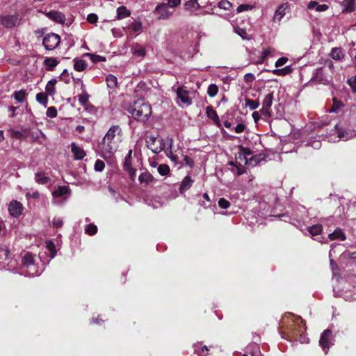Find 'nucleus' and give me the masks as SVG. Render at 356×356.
Here are the masks:
<instances>
[{
    "instance_id": "obj_1",
    "label": "nucleus",
    "mask_w": 356,
    "mask_h": 356,
    "mask_svg": "<svg viewBox=\"0 0 356 356\" xmlns=\"http://www.w3.org/2000/svg\"><path fill=\"white\" fill-rule=\"evenodd\" d=\"M122 140V131L119 125L111 127L100 143V149L104 157H110L119 148Z\"/></svg>"
},
{
    "instance_id": "obj_2",
    "label": "nucleus",
    "mask_w": 356,
    "mask_h": 356,
    "mask_svg": "<svg viewBox=\"0 0 356 356\" xmlns=\"http://www.w3.org/2000/svg\"><path fill=\"white\" fill-rule=\"evenodd\" d=\"M147 147L155 154H159L162 151L172 161H176L177 156L174 155L172 152V140L168 138L167 140L161 137L148 136L146 140Z\"/></svg>"
},
{
    "instance_id": "obj_3",
    "label": "nucleus",
    "mask_w": 356,
    "mask_h": 356,
    "mask_svg": "<svg viewBox=\"0 0 356 356\" xmlns=\"http://www.w3.org/2000/svg\"><path fill=\"white\" fill-rule=\"evenodd\" d=\"M131 113L137 120L145 122L152 115V107L148 103L138 102L135 104Z\"/></svg>"
},
{
    "instance_id": "obj_4",
    "label": "nucleus",
    "mask_w": 356,
    "mask_h": 356,
    "mask_svg": "<svg viewBox=\"0 0 356 356\" xmlns=\"http://www.w3.org/2000/svg\"><path fill=\"white\" fill-rule=\"evenodd\" d=\"M21 19L17 13L0 15V25L6 29H13L19 24Z\"/></svg>"
},
{
    "instance_id": "obj_5",
    "label": "nucleus",
    "mask_w": 356,
    "mask_h": 356,
    "mask_svg": "<svg viewBox=\"0 0 356 356\" xmlns=\"http://www.w3.org/2000/svg\"><path fill=\"white\" fill-rule=\"evenodd\" d=\"M60 42V38L58 35L51 33L44 36L42 44L47 50L55 49Z\"/></svg>"
},
{
    "instance_id": "obj_6",
    "label": "nucleus",
    "mask_w": 356,
    "mask_h": 356,
    "mask_svg": "<svg viewBox=\"0 0 356 356\" xmlns=\"http://www.w3.org/2000/svg\"><path fill=\"white\" fill-rule=\"evenodd\" d=\"M22 266L26 268V273L31 276L39 275L37 268L34 264L33 256L30 253H26L22 259Z\"/></svg>"
},
{
    "instance_id": "obj_7",
    "label": "nucleus",
    "mask_w": 356,
    "mask_h": 356,
    "mask_svg": "<svg viewBox=\"0 0 356 356\" xmlns=\"http://www.w3.org/2000/svg\"><path fill=\"white\" fill-rule=\"evenodd\" d=\"M319 343L325 353H327L330 347L334 344V338L330 330H325L322 333Z\"/></svg>"
},
{
    "instance_id": "obj_8",
    "label": "nucleus",
    "mask_w": 356,
    "mask_h": 356,
    "mask_svg": "<svg viewBox=\"0 0 356 356\" xmlns=\"http://www.w3.org/2000/svg\"><path fill=\"white\" fill-rule=\"evenodd\" d=\"M154 13L159 15V19H167L173 15L174 11L168 4L162 3L156 6Z\"/></svg>"
},
{
    "instance_id": "obj_9",
    "label": "nucleus",
    "mask_w": 356,
    "mask_h": 356,
    "mask_svg": "<svg viewBox=\"0 0 356 356\" xmlns=\"http://www.w3.org/2000/svg\"><path fill=\"white\" fill-rule=\"evenodd\" d=\"M70 188L68 186H62L58 187L55 191L52 192V195L54 197L53 203L54 204H59L60 198H63L64 200L67 199V196L70 194Z\"/></svg>"
},
{
    "instance_id": "obj_10",
    "label": "nucleus",
    "mask_w": 356,
    "mask_h": 356,
    "mask_svg": "<svg viewBox=\"0 0 356 356\" xmlns=\"http://www.w3.org/2000/svg\"><path fill=\"white\" fill-rule=\"evenodd\" d=\"M177 102L179 104L189 106L192 104V101L189 97V92L184 87H179L177 90Z\"/></svg>"
},
{
    "instance_id": "obj_11",
    "label": "nucleus",
    "mask_w": 356,
    "mask_h": 356,
    "mask_svg": "<svg viewBox=\"0 0 356 356\" xmlns=\"http://www.w3.org/2000/svg\"><path fill=\"white\" fill-rule=\"evenodd\" d=\"M273 93L270 92L267 94L263 99L262 108L259 110L261 114L265 116L270 115V109L273 104Z\"/></svg>"
},
{
    "instance_id": "obj_12",
    "label": "nucleus",
    "mask_w": 356,
    "mask_h": 356,
    "mask_svg": "<svg viewBox=\"0 0 356 356\" xmlns=\"http://www.w3.org/2000/svg\"><path fill=\"white\" fill-rule=\"evenodd\" d=\"M45 15L56 23L64 24L65 22V15L58 10H50L45 13Z\"/></svg>"
},
{
    "instance_id": "obj_13",
    "label": "nucleus",
    "mask_w": 356,
    "mask_h": 356,
    "mask_svg": "<svg viewBox=\"0 0 356 356\" xmlns=\"http://www.w3.org/2000/svg\"><path fill=\"white\" fill-rule=\"evenodd\" d=\"M289 11V3H284L276 9L274 17H273V21L275 22H280L282 19L286 15V13Z\"/></svg>"
},
{
    "instance_id": "obj_14",
    "label": "nucleus",
    "mask_w": 356,
    "mask_h": 356,
    "mask_svg": "<svg viewBox=\"0 0 356 356\" xmlns=\"http://www.w3.org/2000/svg\"><path fill=\"white\" fill-rule=\"evenodd\" d=\"M23 210L22 204L17 201H12L8 206L9 213L13 217H18Z\"/></svg>"
},
{
    "instance_id": "obj_15",
    "label": "nucleus",
    "mask_w": 356,
    "mask_h": 356,
    "mask_svg": "<svg viewBox=\"0 0 356 356\" xmlns=\"http://www.w3.org/2000/svg\"><path fill=\"white\" fill-rule=\"evenodd\" d=\"M185 9L191 13H195L200 8H206L205 5L199 3L198 0H189L184 4Z\"/></svg>"
},
{
    "instance_id": "obj_16",
    "label": "nucleus",
    "mask_w": 356,
    "mask_h": 356,
    "mask_svg": "<svg viewBox=\"0 0 356 356\" xmlns=\"http://www.w3.org/2000/svg\"><path fill=\"white\" fill-rule=\"evenodd\" d=\"M335 129L337 133V136L340 140L346 141L349 139L354 138L356 134L353 131H346L338 128V126H335Z\"/></svg>"
},
{
    "instance_id": "obj_17",
    "label": "nucleus",
    "mask_w": 356,
    "mask_h": 356,
    "mask_svg": "<svg viewBox=\"0 0 356 356\" xmlns=\"http://www.w3.org/2000/svg\"><path fill=\"white\" fill-rule=\"evenodd\" d=\"M71 151L76 160H81L86 156L85 151L79 146L76 145L75 143L71 144Z\"/></svg>"
},
{
    "instance_id": "obj_18",
    "label": "nucleus",
    "mask_w": 356,
    "mask_h": 356,
    "mask_svg": "<svg viewBox=\"0 0 356 356\" xmlns=\"http://www.w3.org/2000/svg\"><path fill=\"white\" fill-rule=\"evenodd\" d=\"M123 168L125 171L129 173V177L131 180H135L136 177V170L132 167L131 160L124 159Z\"/></svg>"
},
{
    "instance_id": "obj_19",
    "label": "nucleus",
    "mask_w": 356,
    "mask_h": 356,
    "mask_svg": "<svg viewBox=\"0 0 356 356\" xmlns=\"http://www.w3.org/2000/svg\"><path fill=\"white\" fill-rule=\"evenodd\" d=\"M252 156V151L246 147H240V152L236 156V159L245 163V159H248Z\"/></svg>"
},
{
    "instance_id": "obj_20",
    "label": "nucleus",
    "mask_w": 356,
    "mask_h": 356,
    "mask_svg": "<svg viewBox=\"0 0 356 356\" xmlns=\"http://www.w3.org/2000/svg\"><path fill=\"white\" fill-rule=\"evenodd\" d=\"M206 114L207 116L213 121V122L218 125V127L220 126L219 117L216 113V111L211 106H207L206 108Z\"/></svg>"
},
{
    "instance_id": "obj_21",
    "label": "nucleus",
    "mask_w": 356,
    "mask_h": 356,
    "mask_svg": "<svg viewBox=\"0 0 356 356\" xmlns=\"http://www.w3.org/2000/svg\"><path fill=\"white\" fill-rule=\"evenodd\" d=\"M194 181L190 176H186L182 180L180 187L179 191L181 193H184L186 191H188L193 185Z\"/></svg>"
},
{
    "instance_id": "obj_22",
    "label": "nucleus",
    "mask_w": 356,
    "mask_h": 356,
    "mask_svg": "<svg viewBox=\"0 0 356 356\" xmlns=\"http://www.w3.org/2000/svg\"><path fill=\"white\" fill-rule=\"evenodd\" d=\"M131 52L137 58H143L145 56V49L139 44H134L131 47Z\"/></svg>"
},
{
    "instance_id": "obj_23",
    "label": "nucleus",
    "mask_w": 356,
    "mask_h": 356,
    "mask_svg": "<svg viewBox=\"0 0 356 356\" xmlns=\"http://www.w3.org/2000/svg\"><path fill=\"white\" fill-rule=\"evenodd\" d=\"M355 1L356 0H343L341 3L343 8V13H350L355 9Z\"/></svg>"
},
{
    "instance_id": "obj_24",
    "label": "nucleus",
    "mask_w": 356,
    "mask_h": 356,
    "mask_svg": "<svg viewBox=\"0 0 356 356\" xmlns=\"http://www.w3.org/2000/svg\"><path fill=\"white\" fill-rule=\"evenodd\" d=\"M330 240H341L344 241L346 239V235L341 229H335L332 233H330L328 236Z\"/></svg>"
},
{
    "instance_id": "obj_25",
    "label": "nucleus",
    "mask_w": 356,
    "mask_h": 356,
    "mask_svg": "<svg viewBox=\"0 0 356 356\" xmlns=\"http://www.w3.org/2000/svg\"><path fill=\"white\" fill-rule=\"evenodd\" d=\"M73 62H74V69L78 72L83 71L88 65L86 62L85 60H83V59L74 58L73 60Z\"/></svg>"
},
{
    "instance_id": "obj_26",
    "label": "nucleus",
    "mask_w": 356,
    "mask_h": 356,
    "mask_svg": "<svg viewBox=\"0 0 356 356\" xmlns=\"http://www.w3.org/2000/svg\"><path fill=\"white\" fill-rule=\"evenodd\" d=\"M131 12L124 6L118 8L117 17L118 19H121L130 16Z\"/></svg>"
},
{
    "instance_id": "obj_27",
    "label": "nucleus",
    "mask_w": 356,
    "mask_h": 356,
    "mask_svg": "<svg viewBox=\"0 0 356 356\" xmlns=\"http://www.w3.org/2000/svg\"><path fill=\"white\" fill-rule=\"evenodd\" d=\"M57 83L56 79H53L49 80L46 86H45V92L48 95L52 96L55 93V85Z\"/></svg>"
},
{
    "instance_id": "obj_28",
    "label": "nucleus",
    "mask_w": 356,
    "mask_h": 356,
    "mask_svg": "<svg viewBox=\"0 0 356 356\" xmlns=\"http://www.w3.org/2000/svg\"><path fill=\"white\" fill-rule=\"evenodd\" d=\"M138 179L141 184H148L153 181L154 177L149 172H144L139 175Z\"/></svg>"
},
{
    "instance_id": "obj_29",
    "label": "nucleus",
    "mask_w": 356,
    "mask_h": 356,
    "mask_svg": "<svg viewBox=\"0 0 356 356\" xmlns=\"http://www.w3.org/2000/svg\"><path fill=\"white\" fill-rule=\"evenodd\" d=\"M330 56L332 59L341 60L343 58L344 54L341 48H333Z\"/></svg>"
},
{
    "instance_id": "obj_30",
    "label": "nucleus",
    "mask_w": 356,
    "mask_h": 356,
    "mask_svg": "<svg viewBox=\"0 0 356 356\" xmlns=\"http://www.w3.org/2000/svg\"><path fill=\"white\" fill-rule=\"evenodd\" d=\"M35 181L39 184H45L49 181V178L45 175L44 172H38L35 174Z\"/></svg>"
},
{
    "instance_id": "obj_31",
    "label": "nucleus",
    "mask_w": 356,
    "mask_h": 356,
    "mask_svg": "<svg viewBox=\"0 0 356 356\" xmlns=\"http://www.w3.org/2000/svg\"><path fill=\"white\" fill-rule=\"evenodd\" d=\"M292 72L291 65H287L282 69H276L273 70V73L277 76H284L290 74Z\"/></svg>"
},
{
    "instance_id": "obj_32",
    "label": "nucleus",
    "mask_w": 356,
    "mask_h": 356,
    "mask_svg": "<svg viewBox=\"0 0 356 356\" xmlns=\"http://www.w3.org/2000/svg\"><path fill=\"white\" fill-rule=\"evenodd\" d=\"M27 93L25 90H20L19 91H15L13 93V97L18 102H23L26 97Z\"/></svg>"
},
{
    "instance_id": "obj_33",
    "label": "nucleus",
    "mask_w": 356,
    "mask_h": 356,
    "mask_svg": "<svg viewBox=\"0 0 356 356\" xmlns=\"http://www.w3.org/2000/svg\"><path fill=\"white\" fill-rule=\"evenodd\" d=\"M260 161H261L260 156L252 155L250 157H249L248 159H245V165H247L249 166H254L257 163H259Z\"/></svg>"
},
{
    "instance_id": "obj_34",
    "label": "nucleus",
    "mask_w": 356,
    "mask_h": 356,
    "mask_svg": "<svg viewBox=\"0 0 356 356\" xmlns=\"http://www.w3.org/2000/svg\"><path fill=\"white\" fill-rule=\"evenodd\" d=\"M322 230H323V227H322V225L320 224L314 225L312 227H309L308 229L309 234L312 236H316V235L321 234Z\"/></svg>"
},
{
    "instance_id": "obj_35",
    "label": "nucleus",
    "mask_w": 356,
    "mask_h": 356,
    "mask_svg": "<svg viewBox=\"0 0 356 356\" xmlns=\"http://www.w3.org/2000/svg\"><path fill=\"white\" fill-rule=\"evenodd\" d=\"M245 106L248 107L251 111L257 109L259 106L258 101L252 100L249 98H245Z\"/></svg>"
},
{
    "instance_id": "obj_36",
    "label": "nucleus",
    "mask_w": 356,
    "mask_h": 356,
    "mask_svg": "<svg viewBox=\"0 0 356 356\" xmlns=\"http://www.w3.org/2000/svg\"><path fill=\"white\" fill-rule=\"evenodd\" d=\"M106 81L108 88H113L117 86V78L113 74H108L106 78Z\"/></svg>"
},
{
    "instance_id": "obj_37",
    "label": "nucleus",
    "mask_w": 356,
    "mask_h": 356,
    "mask_svg": "<svg viewBox=\"0 0 356 356\" xmlns=\"http://www.w3.org/2000/svg\"><path fill=\"white\" fill-rule=\"evenodd\" d=\"M44 63L46 66L49 67V70H52L53 68L58 65V62L54 58H47L44 60Z\"/></svg>"
},
{
    "instance_id": "obj_38",
    "label": "nucleus",
    "mask_w": 356,
    "mask_h": 356,
    "mask_svg": "<svg viewBox=\"0 0 356 356\" xmlns=\"http://www.w3.org/2000/svg\"><path fill=\"white\" fill-rule=\"evenodd\" d=\"M275 52V49L271 47H268L266 49H264L261 54V63L264 62V60L269 56H271Z\"/></svg>"
},
{
    "instance_id": "obj_39",
    "label": "nucleus",
    "mask_w": 356,
    "mask_h": 356,
    "mask_svg": "<svg viewBox=\"0 0 356 356\" xmlns=\"http://www.w3.org/2000/svg\"><path fill=\"white\" fill-rule=\"evenodd\" d=\"M129 28L134 32L141 33L143 31V24L140 21H134Z\"/></svg>"
},
{
    "instance_id": "obj_40",
    "label": "nucleus",
    "mask_w": 356,
    "mask_h": 356,
    "mask_svg": "<svg viewBox=\"0 0 356 356\" xmlns=\"http://www.w3.org/2000/svg\"><path fill=\"white\" fill-rule=\"evenodd\" d=\"M36 100L40 104L44 105V106H47V104L48 102L47 96L44 92H39L36 95Z\"/></svg>"
},
{
    "instance_id": "obj_41",
    "label": "nucleus",
    "mask_w": 356,
    "mask_h": 356,
    "mask_svg": "<svg viewBox=\"0 0 356 356\" xmlns=\"http://www.w3.org/2000/svg\"><path fill=\"white\" fill-rule=\"evenodd\" d=\"M218 92V88L216 84H210L207 88V94L211 97H215Z\"/></svg>"
},
{
    "instance_id": "obj_42",
    "label": "nucleus",
    "mask_w": 356,
    "mask_h": 356,
    "mask_svg": "<svg viewBox=\"0 0 356 356\" xmlns=\"http://www.w3.org/2000/svg\"><path fill=\"white\" fill-rule=\"evenodd\" d=\"M85 232L89 235H94L97 232V227L94 224H89L86 225L85 228Z\"/></svg>"
},
{
    "instance_id": "obj_43",
    "label": "nucleus",
    "mask_w": 356,
    "mask_h": 356,
    "mask_svg": "<svg viewBox=\"0 0 356 356\" xmlns=\"http://www.w3.org/2000/svg\"><path fill=\"white\" fill-rule=\"evenodd\" d=\"M157 170L161 175L165 176L169 173L170 168L167 165L161 164L159 165Z\"/></svg>"
},
{
    "instance_id": "obj_44",
    "label": "nucleus",
    "mask_w": 356,
    "mask_h": 356,
    "mask_svg": "<svg viewBox=\"0 0 356 356\" xmlns=\"http://www.w3.org/2000/svg\"><path fill=\"white\" fill-rule=\"evenodd\" d=\"M335 248L341 249V248H342V245L341 244H333L331 245V249L330 251V264L332 266H333V265H336V264H334V260L331 258L332 256V254L335 253V252H336Z\"/></svg>"
},
{
    "instance_id": "obj_45",
    "label": "nucleus",
    "mask_w": 356,
    "mask_h": 356,
    "mask_svg": "<svg viewBox=\"0 0 356 356\" xmlns=\"http://www.w3.org/2000/svg\"><path fill=\"white\" fill-rule=\"evenodd\" d=\"M218 7L220 9H223L225 10H229L232 7V3L227 0H221L218 3Z\"/></svg>"
},
{
    "instance_id": "obj_46",
    "label": "nucleus",
    "mask_w": 356,
    "mask_h": 356,
    "mask_svg": "<svg viewBox=\"0 0 356 356\" xmlns=\"http://www.w3.org/2000/svg\"><path fill=\"white\" fill-rule=\"evenodd\" d=\"M9 255V250L6 246L0 247V259H6Z\"/></svg>"
},
{
    "instance_id": "obj_47",
    "label": "nucleus",
    "mask_w": 356,
    "mask_h": 356,
    "mask_svg": "<svg viewBox=\"0 0 356 356\" xmlns=\"http://www.w3.org/2000/svg\"><path fill=\"white\" fill-rule=\"evenodd\" d=\"M52 226L56 228L61 227L63 225V219L60 217H55L52 220Z\"/></svg>"
},
{
    "instance_id": "obj_48",
    "label": "nucleus",
    "mask_w": 356,
    "mask_h": 356,
    "mask_svg": "<svg viewBox=\"0 0 356 356\" xmlns=\"http://www.w3.org/2000/svg\"><path fill=\"white\" fill-rule=\"evenodd\" d=\"M46 114L47 117L54 118L57 115V110L54 106L49 107L47 110Z\"/></svg>"
},
{
    "instance_id": "obj_49",
    "label": "nucleus",
    "mask_w": 356,
    "mask_h": 356,
    "mask_svg": "<svg viewBox=\"0 0 356 356\" xmlns=\"http://www.w3.org/2000/svg\"><path fill=\"white\" fill-rule=\"evenodd\" d=\"M105 167L104 162L101 160H97L95 163V170L97 172H102Z\"/></svg>"
},
{
    "instance_id": "obj_50",
    "label": "nucleus",
    "mask_w": 356,
    "mask_h": 356,
    "mask_svg": "<svg viewBox=\"0 0 356 356\" xmlns=\"http://www.w3.org/2000/svg\"><path fill=\"white\" fill-rule=\"evenodd\" d=\"M46 247L50 251V252L51 254V258L54 257L55 254H56L54 243L51 241H47L46 243Z\"/></svg>"
},
{
    "instance_id": "obj_51",
    "label": "nucleus",
    "mask_w": 356,
    "mask_h": 356,
    "mask_svg": "<svg viewBox=\"0 0 356 356\" xmlns=\"http://www.w3.org/2000/svg\"><path fill=\"white\" fill-rule=\"evenodd\" d=\"M88 95L86 93L78 95L79 102L83 106L86 105V103L88 102Z\"/></svg>"
},
{
    "instance_id": "obj_52",
    "label": "nucleus",
    "mask_w": 356,
    "mask_h": 356,
    "mask_svg": "<svg viewBox=\"0 0 356 356\" xmlns=\"http://www.w3.org/2000/svg\"><path fill=\"white\" fill-rule=\"evenodd\" d=\"M235 32L238 35H240L243 39H248V35L247 32L244 29H243L235 28Z\"/></svg>"
},
{
    "instance_id": "obj_53",
    "label": "nucleus",
    "mask_w": 356,
    "mask_h": 356,
    "mask_svg": "<svg viewBox=\"0 0 356 356\" xmlns=\"http://www.w3.org/2000/svg\"><path fill=\"white\" fill-rule=\"evenodd\" d=\"M218 205L222 209H227L230 206V203L225 198H220L218 200Z\"/></svg>"
},
{
    "instance_id": "obj_54",
    "label": "nucleus",
    "mask_w": 356,
    "mask_h": 356,
    "mask_svg": "<svg viewBox=\"0 0 356 356\" xmlns=\"http://www.w3.org/2000/svg\"><path fill=\"white\" fill-rule=\"evenodd\" d=\"M87 20L90 24H95L98 20V16L95 13H90L87 16Z\"/></svg>"
},
{
    "instance_id": "obj_55",
    "label": "nucleus",
    "mask_w": 356,
    "mask_h": 356,
    "mask_svg": "<svg viewBox=\"0 0 356 356\" xmlns=\"http://www.w3.org/2000/svg\"><path fill=\"white\" fill-rule=\"evenodd\" d=\"M181 3V0H168V6L173 9Z\"/></svg>"
},
{
    "instance_id": "obj_56",
    "label": "nucleus",
    "mask_w": 356,
    "mask_h": 356,
    "mask_svg": "<svg viewBox=\"0 0 356 356\" xmlns=\"http://www.w3.org/2000/svg\"><path fill=\"white\" fill-rule=\"evenodd\" d=\"M86 55L88 56H90L92 58L93 62L104 61L105 60V58L102 57L101 56H97V55L95 56V55L90 54H86Z\"/></svg>"
},
{
    "instance_id": "obj_57",
    "label": "nucleus",
    "mask_w": 356,
    "mask_h": 356,
    "mask_svg": "<svg viewBox=\"0 0 356 356\" xmlns=\"http://www.w3.org/2000/svg\"><path fill=\"white\" fill-rule=\"evenodd\" d=\"M10 131H11V136L12 137L16 138H18V139H20V140L24 138V136L20 131H15V130H11Z\"/></svg>"
},
{
    "instance_id": "obj_58",
    "label": "nucleus",
    "mask_w": 356,
    "mask_h": 356,
    "mask_svg": "<svg viewBox=\"0 0 356 356\" xmlns=\"http://www.w3.org/2000/svg\"><path fill=\"white\" fill-rule=\"evenodd\" d=\"M287 61H288V58H285V57L280 58H279V59H277V60L275 62V66H276L277 67L282 66V65H284V64H286Z\"/></svg>"
},
{
    "instance_id": "obj_59",
    "label": "nucleus",
    "mask_w": 356,
    "mask_h": 356,
    "mask_svg": "<svg viewBox=\"0 0 356 356\" xmlns=\"http://www.w3.org/2000/svg\"><path fill=\"white\" fill-rule=\"evenodd\" d=\"M245 128V124H243V123H240V124H238L234 127V131H235L236 133L240 134V133H242V132L244 131Z\"/></svg>"
},
{
    "instance_id": "obj_60",
    "label": "nucleus",
    "mask_w": 356,
    "mask_h": 356,
    "mask_svg": "<svg viewBox=\"0 0 356 356\" xmlns=\"http://www.w3.org/2000/svg\"><path fill=\"white\" fill-rule=\"evenodd\" d=\"M195 351L200 356H206L207 355L208 348L206 346H204L202 348H201L200 350H197V348H195Z\"/></svg>"
},
{
    "instance_id": "obj_61",
    "label": "nucleus",
    "mask_w": 356,
    "mask_h": 356,
    "mask_svg": "<svg viewBox=\"0 0 356 356\" xmlns=\"http://www.w3.org/2000/svg\"><path fill=\"white\" fill-rule=\"evenodd\" d=\"M328 9V6L326 5V4H319L318 3L317 6H316V11H318V12H323V11H325Z\"/></svg>"
},
{
    "instance_id": "obj_62",
    "label": "nucleus",
    "mask_w": 356,
    "mask_h": 356,
    "mask_svg": "<svg viewBox=\"0 0 356 356\" xmlns=\"http://www.w3.org/2000/svg\"><path fill=\"white\" fill-rule=\"evenodd\" d=\"M260 113H261L259 111H254L252 113V116L255 123H257L260 120Z\"/></svg>"
},
{
    "instance_id": "obj_63",
    "label": "nucleus",
    "mask_w": 356,
    "mask_h": 356,
    "mask_svg": "<svg viewBox=\"0 0 356 356\" xmlns=\"http://www.w3.org/2000/svg\"><path fill=\"white\" fill-rule=\"evenodd\" d=\"M342 255L344 257H349L350 259H356V252L350 253L348 252L344 251L343 252Z\"/></svg>"
},
{
    "instance_id": "obj_64",
    "label": "nucleus",
    "mask_w": 356,
    "mask_h": 356,
    "mask_svg": "<svg viewBox=\"0 0 356 356\" xmlns=\"http://www.w3.org/2000/svg\"><path fill=\"white\" fill-rule=\"evenodd\" d=\"M40 196V194L38 191H33V193H26L27 197H31L33 199H38Z\"/></svg>"
}]
</instances>
